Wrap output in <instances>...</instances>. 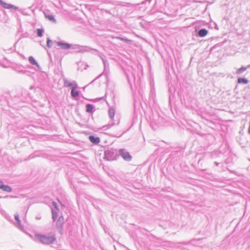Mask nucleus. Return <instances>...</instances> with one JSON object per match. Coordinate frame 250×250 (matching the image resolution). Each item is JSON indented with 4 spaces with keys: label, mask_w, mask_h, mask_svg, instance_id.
<instances>
[{
    "label": "nucleus",
    "mask_w": 250,
    "mask_h": 250,
    "mask_svg": "<svg viewBox=\"0 0 250 250\" xmlns=\"http://www.w3.org/2000/svg\"><path fill=\"white\" fill-rule=\"evenodd\" d=\"M52 213V219L56 227L61 228L64 222L62 212L59 210L56 209L53 210Z\"/></svg>",
    "instance_id": "1"
},
{
    "label": "nucleus",
    "mask_w": 250,
    "mask_h": 250,
    "mask_svg": "<svg viewBox=\"0 0 250 250\" xmlns=\"http://www.w3.org/2000/svg\"><path fill=\"white\" fill-rule=\"evenodd\" d=\"M34 237L37 240L45 245L51 244L55 241V238L54 237H49L40 234H35Z\"/></svg>",
    "instance_id": "2"
},
{
    "label": "nucleus",
    "mask_w": 250,
    "mask_h": 250,
    "mask_svg": "<svg viewBox=\"0 0 250 250\" xmlns=\"http://www.w3.org/2000/svg\"><path fill=\"white\" fill-rule=\"evenodd\" d=\"M76 87H77V85L76 84H75V86H73L72 89H71V96L73 97H78L79 95V92L78 91L76 90Z\"/></svg>",
    "instance_id": "3"
},
{
    "label": "nucleus",
    "mask_w": 250,
    "mask_h": 250,
    "mask_svg": "<svg viewBox=\"0 0 250 250\" xmlns=\"http://www.w3.org/2000/svg\"><path fill=\"white\" fill-rule=\"evenodd\" d=\"M89 139L91 143L95 144H98L100 142V139L99 137H96L93 136H89Z\"/></svg>",
    "instance_id": "4"
},
{
    "label": "nucleus",
    "mask_w": 250,
    "mask_h": 250,
    "mask_svg": "<svg viewBox=\"0 0 250 250\" xmlns=\"http://www.w3.org/2000/svg\"><path fill=\"white\" fill-rule=\"evenodd\" d=\"M250 67V65H248L247 67H241L240 68L237 69L236 74L237 75H240L245 72L248 68Z\"/></svg>",
    "instance_id": "5"
},
{
    "label": "nucleus",
    "mask_w": 250,
    "mask_h": 250,
    "mask_svg": "<svg viewBox=\"0 0 250 250\" xmlns=\"http://www.w3.org/2000/svg\"><path fill=\"white\" fill-rule=\"evenodd\" d=\"M208 33V31L206 29L203 28L200 30L198 32V35L200 37H204L206 36Z\"/></svg>",
    "instance_id": "6"
},
{
    "label": "nucleus",
    "mask_w": 250,
    "mask_h": 250,
    "mask_svg": "<svg viewBox=\"0 0 250 250\" xmlns=\"http://www.w3.org/2000/svg\"><path fill=\"white\" fill-rule=\"evenodd\" d=\"M58 45L63 49H69L71 47V45L70 44L66 43L58 42Z\"/></svg>",
    "instance_id": "7"
},
{
    "label": "nucleus",
    "mask_w": 250,
    "mask_h": 250,
    "mask_svg": "<svg viewBox=\"0 0 250 250\" xmlns=\"http://www.w3.org/2000/svg\"><path fill=\"white\" fill-rule=\"evenodd\" d=\"M0 3L1 5L5 8L9 9L12 8L14 7V6L9 4L6 3L2 1L1 0H0Z\"/></svg>",
    "instance_id": "8"
},
{
    "label": "nucleus",
    "mask_w": 250,
    "mask_h": 250,
    "mask_svg": "<svg viewBox=\"0 0 250 250\" xmlns=\"http://www.w3.org/2000/svg\"><path fill=\"white\" fill-rule=\"evenodd\" d=\"M3 191L10 192L12 191L11 187L7 185H3L2 188H1Z\"/></svg>",
    "instance_id": "9"
},
{
    "label": "nucleus",
    "mask_w": 250,
    "mask_h": 250,
    "mask_svg": "<svg viewBox=\"0 0 250 250\" xmlns=\"http://www.w3.org/2000/svg\"><path fill=\"white\" fill-rule=\"evenodd\" d=\"M238 83H243V84H247L248 83V81L245 79L243 78H240L238 79Z\"/></svg>",
    "instance_id": "10"
},
{
    "label": "nucleus",
    "mask_w": 250,
    "mask_h": 250,
    "mask_svg": "<svg viewBox=\"0 0 250 250\" xmlns=\"http://www.w3.org/2000/svg\"><path fill=\"white\" fill-rule=\"evenodd\" d=\"M86 111L87 112H89V113L92 112L93 109V105H92L90 104H87L86 105Z\"/></svg>",
    "instance_id": "11"
},
{
    "label": "nucleus",
    "mask_w": 250,
    "mask_h": 250,
    "mask_svg": "<svg viewBox=\"0 0 250 250\" xmlns=\"http://www.w3.org/2000/svg\"><path fill=\"white\" fill-rule=\"evenodd\" d=\"M109 116L111 118H113L115 115V111L113 109H109L108 111Z\"/></svg>",
    "instance_id": "12"
},
{
    "label": "nucleus",
    "mask_w": 250,
    "mask_h": 250,
    "mask_svg": "<svg viewBox=\"0 0 250 250\" xmlns=\"http://www.w3.org/2000/svg\"><path fill=\"white\" fill-rule=\"evenodd\" d=\"M29 61L32 64L37 65H38L37 62L36 61V60L33 57L31 56L29 58Z\"/></svg>",
    "instance_id": "13"
},
{
    "label": "nucleus",
    "mask_w": 250,
    "mask_h": 250,
    "mask_svg": "<svg viewBox=\"0 0 250 250\" xmlns=\"http://www.w3.org/2000/svg\"><path fill=\"white\" fill-rule=\"evenodd\" d=\"M45 17L50 21H53L54 22L56 21L54 16L52 15H45Z\"/></svg>",
    "instance_id": "14"
},
{
    "label": "nucleus",
    "mask_w": 250,
    "mask_h": 250,
    "mask_svg": "<svg viewBox=\"0 0 250 250\" xmlns=\"http://www.w3.org/2000/svg\"><path fill=\"white\" fill-rule=\"evenodd\" d=\"M37 35L39 37H42V30L40 29H37Z\"/></svg>",
    "instance_id": "15"
},
{
    "label": "nucleus",
    "mask_w": 250,
    "mask_h": 250,
    "mask_svg": "<svg viewBox=\"0 0 250 250\" xmlns=\"http://www.w3.org/2000/svg\"><path fill=\"white\" fill-rule=\"evenodd\" d=\"M15 218L16 220L17 221V223L20 225L21 222H20V220L19 219L18 215H16L15 216Z\"/></svg>",
    "instance_id": "16"
},
{
    "label": "nucleus",
    "mask_w": 250,
    "mask_h": 250,
    "mask_svg": "<svg viewBox=\"0 0 250 250\" xmlns=\"http://www.w3.org/2000/svg\"><path fill=\"white\" fill-rule=\"evenodd\" d=\"M65 84H66V86L71 87L72 88L73 86H75V84L74 85L71 83H67Z\"/></svg>",
    "instance_id": "17"
},
{
    "label": "nucleus",
    "mask_w": 250,
    "mask_h": 250,
    "mask_svg": "<svg viewBox=\"0 0 250 250\" xmlns=\"http://www.w3.org/2000/svg\"><path fill=\"white\" fill-rule=\"evenodd\" d=\"M127 157H124V159H126V160H130L131 159V156L128 155V154H127Z\"/></svg>",
    "instance_id": "18"
},
{
    "label": "nucleus",
    "mask_w": 250,
    "mask_h": 250,
    "mask_svg": "<svg viewBox=\"0 0 250 250\" xmlns=\"http://www.w3.org/2000/svg\"><path fill=\"white\" fill-rule=\"evenodd\" d=\"M3 183L2 181H0V189H1L3 185Z\"/></svg>",
    "instance_id": "19"
},
{
    "label": "nucleus",
    "mask_w": 250,
    "mask_h": 250,
    "mask_svg": "<svg viewBox=\"0 0 250 250\" xmlns=\"http://www.w3.org/2000/svg\"><path fill=\"white\" fill-rule=\"evenodd\" d=\"M51 42V41L49 40H48L47 42V46H50V45L49 44H50V42Z\"/></svg>",
    "instance_id": "20"
},
{
    "label": "nucleus",
    "mask_w": 250,
    "mask_h": 250,
    "mask_svg": "<svg viewBox=\"0 0 250 250\" xmlns=\"http://www.w3.org/2000/svg\"><path fill=\"white\" fill-rule=\"evenodd\" d=\"M214 164H215V166H218L219 165V163H217V162H215L214 163Z\"/></svg>",
    "instance_id": "21"
},
{
    "label": "nucleus",
    "mask_w": 250,
    "mask_h": 250,
    "mask_svg": "<svg viewBox=\"0 0 250 250\" xmlns=\"http://www.w3.org/2000/svg\"><path fill=\"white\" fill-rule=\"evenodd\" d=\"M118 39L120 40H121V41L124 40L123 39H122V38H120V37L118 38Z\"/></svg>",
    "instance_id": "22"
},
{
    "label": "nucleus",
    "mask_w": 250,
    "mask_h": 250,
    "mask_svg": "<svg viewBox=\"0 0 250 250\" xmlns=\"http://www.w3.org/2000/svg\"><path fill=\"white\" fill-rule=\"evenodd\" d=\"M53 205L55 207V206H56V204H55L54 203H53Z\"/></svg>",
    "instance_id": "23"
}]
</instances>
